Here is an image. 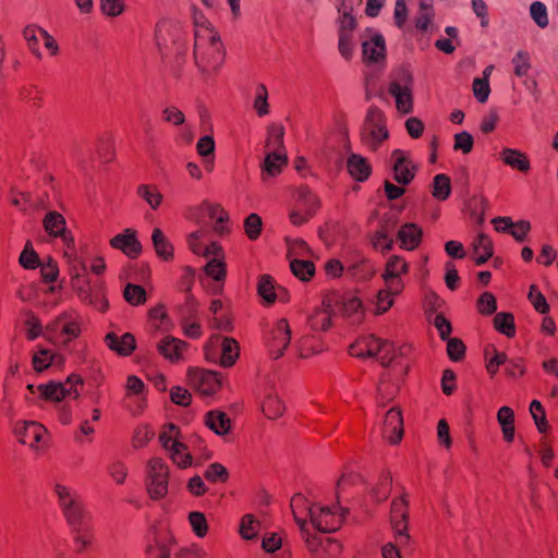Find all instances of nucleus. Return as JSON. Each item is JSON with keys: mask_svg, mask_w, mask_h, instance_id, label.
Returning a JSON list of instances; mask_svg holds the SVG:
<instances>
[{"mask_svg": "<svg viewBox=\"0 0 558 558\" xmlns=\"http://www.w3.org/2000/svg\"><path fill=\"white\" fill-rule=\"evenodd\" d=\"M83 387L82 377L71 374L65 381L49 380L39 385L28 384L24 399L31 404H37L39 401L60 402L66 400V398L77 399Z\"/></svg>", "mask_w": 558, "mask_h": 558, "instance_id": "nucleus-4", "label": "nucleus"}, {"mask_svg": "<svg viewBox=\"0 0 558 558\" xmlns=\"http://www.w3.org/2000/svg\"><path fill=\"white\" fill-rule=\"evenodd\" d=\"M207 209L208 202H203L199 205L189 207L185 217L197 225H202L207 216Z\"/></svg>", "mask_w": 558, "mask_h": 558, "instance_id": "nucleus-61", "label": "nucleus"}, {"mask_svg": "<svg viewBox=\"0 0 558 558\" xmlns=\"http://www.w3.org/2000/svg\"><path fill=\"white\" fill-rule=\"evenodd\" d=\"M402 80L404 85L399 82H391L389 85V93L395 97L396 107L401 113H410L413 110V98L410 88L412 75L409 72H403Z\"/></svg>", "mask_w": 558, "mask_h": 558, "instance_id": "nucleus-13", "label": "nucleus"}, {"mask_svg": "<svg viewBox=\"0 0 558 558\" xmlns=\"http://www.w3.org/2000/svg\"><path fill=\"white\" fill-rule=\"evenodd\" d=\"M451 193V183L447 174L439 173L433 179V196L438 201H446Z\"/></svg>", "mask_w": 558, "mask_h": 558, "instance_id": "nucleus-33", "label": "nucleus"}, {"mask_svg": "<svg viewBox=\"0 0 558 558\" xmlns=\"http://www.w3.org/2000/svg\"><path fill=\"white\" fill-rule=\"evenodd\" d=\"M205 356L208 361L219 362L223 367L232 366L239 357L240 348L232 338L213 336L205 344Z\"/></svg>", "mask_w": 558, "mask_h": 558, "instance_id": "nucleus-8", "label": "nucleus"}, {"mask_svg": "<svg viewBox=\"0 0 558 558\" xmlns=\"http://www.w3.org/2000/svg\"><path fill=\"white\" fill-rule=\"evenodd\" d=\"M295 197L298 202V208L304 210L310 216H313L319 206L318 198L307 187H300L296 191Z\"/></svg>", "mask_w": 558, "mask_h": 558, "instance_id": "nucleus-30", "label": "nucleus"}, {"mask_svg": "<svg viewBox=\"0 0 558 558\" xmlns=\"http://www.w3.org/2000/svg\"><path fill=\"white\" fill-rule=\"evenodd\" d=\"M19 97L21 100L31 102L33 106H39L41 96L36 85H24L19 88Z\"/></svg>", "mask_w": 558, "mask_h": 558, "instance_id": "nucleus-53", "label": "nucleus"}, {"mask_svg": "<svg viewBox=\"0 0 558 558\" xmlns=\"http://www.w3.org/2000/svg\"><path fill=\"white\" fill-rule=\"evenodd\" d=\"M338 49L342 58L351 60L353 57V43L352 34L344 31H339Z\"/></svg>", "mask_w": 558, "mask_h": 558, "instance_id": "nucleus-51", "label": "nucleus"}, {"mask_svg": "<svg viewBox=\"0 0 558 558\" xmlns=\"http://www.w3.org/2000/svg\"><path fill=\"white\" fill-rule=\"evenodd\" d=\"M190 523L193 527L194 533L198 537H203L207 533V521L203 513L201 512H191L190 513Z\"/></svg>", "mask_w": 558, "mask_h": 558, "instance_id": "nucleus-64", "label": "nucleus"}, {"mask_svg": "<svg viewBox=\"0 0 558 558\" xmlns=\"http://www.w3.org/2000/svg\"><path fill=\"white\" fill-rule=\"evenodd\" d=\"M477 308L483 315H490L497 310V302L490 292L481 294L477 301Z\"/></svg>", "mask_w": 558, "mask_h": 558, "instance_id": "nucleus-58", "label": "nucleus"}, {"mask_svg": "<svg viewBox=\"0 0 558 558\" xmlns=\"http://www.w3.org/2000/svg\"><path fill=\"white\" fill-rule=\"evenodd\" d=\"M489 93H490L489 81H487L486 78H480V77L474 78L473 94H474L475 98L481 104H484L487 101Z\"/></svg>", "mask_w": 558, "mask_h": 558, "instance_id": "nucleus-59", "label": "nucleus"}, {"mask_svg": "<svg viewBox=\"0 0 558 558\" xmlns=\"http://www.w3.org/2000/svg\"><path fill=\"white\" fill-rule=\"evenodd\" d=\"M530 412L539 433H546L549 425L546 420L544 407L538 400H533L530 404Z\"/></svg>", "mask_w": 558, "mask_h": 558, "instance_id": "nucleus-45", "label": "nucleus"}, {"mask_svg": "<svg viewBox=\"0 0 558 558\" xmlns=\"http://www.w3.org/2000/svg\"><path fill=\"white\" fill-rule=\"evenodd\" d=\"M389 137L384 112L377 107L367 110L361 128V140L365 146L376 150Z\"/></svg>", "mask_w": 558, "mask_h": 558, "instance_id": "nucleus-6", "label": "nucleus"}, {"mask_svg": "<svg viewBox=\"0 0 558 558\" xmlns=\"http://www.w3.org/2000/svg\"><path fill=\"white\" fill-rule=\"evenodd\" d=\"M44 228L50 235L61 239L64 245V258L70 267L72 286L81 301L102 312L105 310L104 293L90 281L86 265L77 257L74 238L65 228L64 217L57 211L47 213L44 218Z\"/></svg>", "mask_w": 558, "mask_h": 558, "instance_id": "nucleus-1", "label": "nucleus"}, {"mask_svg": "<svg viewBox=\"0 0 558 558\" xmlns=\"http://www.w3.org/2000/svg\"><path fill=\"white\" fill-rule=\"evenodd\" d=\"M207 216L215 221L214 231L218 234H225L228 231L226 222L227 213L219 206L208 203Z\"/></svg>", "mask_w": 558, "mask_h": 558, "instance_id": "nucleus-35", "label": "nucleus"}, {"mask_svg": "<svg viewBox=\"0 0 558 558\" xmlns=\"http://www.w3.org/2000/svg\"><path fill=\"white\" fill-rule=\"evenodd\" d=\"M308 324L314 330H327L331 326L330 314L325 310H317L308 317Z\"/></svg>", "mask_w": 558, "mask_h": 558, "instance_id": "nucleus-49", "label": "nucleus"}, {"mask_svg": "<svg viewBox=\"0 0 558 558\" xmlns=\"http://www.w3.org/2000/svg\"><path fill=\"white\" fill-rule=\"evenodd\" d=\"M290 268L293 275L303 281L308 280L315 274V266L312 262L298 257L290 260Z\"/></svg>", "mask_w": 558, "mask_h": 558, "instance_id": "nucleus-32", "label": "nucleus"}, {"mask_svg": "<svg viewBox=\"0 0 558 558\" xmlns=\"http://www.w3.org/2000/svg\"><path fill=\"white\" fill-rule=\"evenodd\" d=\"M473 137L472 135L463 131L454 135V146L456 150H461L463 154H469L473 148Z\"/></svg>", "mask_w": 558, "mask_h": 558, "instance_id": "nucleus-63", "label": "nucleus"}, {"mask_svg": "<svg viewBox=\"0 0 558 558\" xmlns=\"http://www.w3.org/2000/svg\"><path fill=\"white\" fill-rule=\"evenodd\" d=\"M257 291L267 303H274L277 298H280L277 293L274 279L269 275H264L259 278Z\"/></svg>", "mask_w": 558, "mask_h": 558, "instance_id": "nucleus-34", "label": "nucleus"}, {"mask_svg": "<svg viewBox=\"0 0 558 558\" xmlns=\"http://www.w3.org/2000/svg\"><path fill=\"white\" fill-rule=\"evenodd\" d=\"M204 271L210 278L216 281H223L226 278V265L223 259L219 257H213L204 267Z\"/></svg>", "mask_w": 558, "mask_h": 558, "instance_id": "nucleus-44", "label": "nucleus"}, {"mask_svg": "<svg viewBox=\"0 0 558 558\" xmlns=\"http://www.w3.org/2000/svg\"><path fill=\"white\" fill-rule=\"evenodd\" d=\"M422 234V229L415 223L403 225L398 232L401 247L409 251L416 248L421 243Z\"/></svg>", "mask_w": 558, "mask_h": 558, "instance_id": "nucleus-24", "label": "nucleus"}, {"mask_svg": "<svg viewBox=\"0 0 558 558\" xmlns=\"http://www.w3.org/2000/svg\"><path fill=\"white\" fill-rule=\"evenodd\" d=\"M535 311L541 314H546L549 311V305L544 294L538 290L535 284H532L527 295Z\"/></svg>", "mask_w": 558, "mask_h": 558, "instance_id": "nucleus-50", "label": "nucleus"}, {"mask_svg": "<svg viewBox=\"0 0 558 558\" xmlns=\"http://www.w3.org/2000/svg\"><path fill=\"white\" fill-rule=\"evenodd\" d=\"M409 266L403 258L392 255L386 264V270L383 278L400 277L402 274L408 272Z\"/></svg>", "mask_w": 558, "mask_h": 558, "instance_id": "nucleus-40", "label": "nucleus"}, {"mask_svg": "<svg viewBox=\"0 0 558 558\" xmlns=\"http://www.w3.org/2000/svg\"><path fill=\"white\" fill-rule=\"evenodd\" d=\"M80 332L81 327L76 315L63 313L47 325L44 336L57 345H66L76 339Z\"/></svg>", "mask_w": 558, "mask_h": 558, "instance_id": "nucleus-7", "label": "nucleus"}, {"mask_svg": "<svg viewBox=\"0 0 558 558\" xmlns=\"http://www.w3.org/2000/svg\"><path fill=\"white\" fill-rule=\"evenodd\" d=\"M107 347L121 356H129L136 348L135 337L130 332H125L121 337L108 332Z\"/></svg>", "mask_w": 558, "mask_h": 558, "instance_id": "nucleus-22", "label": "nucleus"}, {"mask_svg": "<svg viewBox=\"0 0 558 558\" xmlns=\"http://www.w3.org/2000/svg\"><path fill=\"white\" fill-rule=\"evenodd\" d=\"M186 345L185 342L173 337H165L158 344V351L166 359L174 362L181 357L182 350Z\"/></svg>", "mask_w": 558, "mask_h": 558, "instance_id": "nucleus-28", "label": "nucleus"}, {"mask_svg": "<svg viewBox=\"0 0 558 558\" xmlns=\"http://www.w3.org/2000/svg\"><path fill=\"white\" fill-rule=\"evenodd\" d=\"M340 512L332 510L330 507H316L314 513H311V524L320 533L329 534L338 531L342 524L344 510Z\"/></svg>", "mask_w": 558, "mask_h": 558, "instance_id": "nucleus-11", "label": "nucleus"}, {"mask_svg": "<svg viewBox=\"0 0 558 558\" xmlns=\"http://www.w3.org/2000/svg\"><path fill=\"white\" fill-rule=\"evenodd\" d=\"M361 344L364 345L365 356L375 357L381 351L386 350L389 347V342L384 341L374 336L365 337L361 340Z\"/></svg>", "mask_w": 558, "mask_h": 558, "instance_id": "nucleus-41", "label": "nucleus"}, {"mask_svg": "<svg viewBox=\"0 0 558 558\" xmlns=\"http://www.w3.org/2000/svg\"><path fill=\"white\" fill-rule=\"evenodd\" d=\"M151 241L157 255L165 260H169L173 256V248L170 242L165 236L163 232L156 228L151 234Z\"/></svg>", "mask_w": 558, "mask_h": 558, "instance_id": "nucleus-31", "label": "nucleus"}, {"mask_svg": "<svg viewBox=\"0 0 558 558\" xmlns=\"http://www.w3.org/2000/svg\"><path fill=\"white\" fill-rule=\"evenodd\" d=\"M268 92L265 85L260 84L257 87V95L254 101V108L258 116L263 117L268 113Z\"/></svg>", "mask_w": 558, "mask_h": 558, "instance_id": "nucleus-62", "label": "nucleus"}, {"mask_svg": "<svg viewBox=\"0 0 558 558\" xmlns=\"http://www.w3.org/2000/svg\"><path fill=\"white\" fill-rule=\"evenodd\" d=\"M32 364L37 373H41L48 367H61L63 359L50 349H38L33 354Z\"/></svg>", "mask_w": 558, "mask_h": 558, "instance_id": "nucleus-21", "label": "nucleus"}, {"mask_svg": "<svg viewBox=\"0 0 558 558\" xmlns=\"http://www.w3.org/2000/svg\"><path fill=\"white\" fill-rule=\"evenodd\" d=\"M290 507L303 541L308 550L315 553L322 546L323 539L310 531L307 519L311 520V513L315 512L317 506L311 504L302 494H295L291 499Z\"/></svg>", "mask_w": 558, "mask_h": 558, "instance_id": "nucleus-5", "label": "nucleus"}, {"mask_svg": "<svg viewBox=\"0 0 558 558\" xmlns=\"http://www.w3.org/2000/svg\"><path fill=\"white\" fill-rule=\"evenodd\" d=\"M40 272L45 282H54L59 275V267L56 260L51 257L46 263H40Z\"/></svg>", "mask_w": 558, "mask_h": 558, "instance_id": "nucleus-57", "label": "nucleus"}, {"mask_svg": "<svg viewBox=\"0 0 558 558\" xmlns=\"http://www.w3.org/2000/svg\"><path fill=\"white\" fill-rule=\"evenodd\" d=\"M284 129L282 125H271L268 129L266 146L276 151H284L283 145Z\"/></svg>", "mask_w": 558, "mask_h": 558, "instance_id": "nucleus-42", "label": "nucleus"}, {"mask_svg": "<svg viewBox=\"0 0 558 558\" xmlns=\"http://www.w3.org/2000/svg\"><path fill=\"white\" fill-rule=\"evenodd\" d=\"M288 165V157L284 151L271 150L266 154L262 163V180L267 181L269 178L277 177Z\"/></svg>", "mask_w": 558, "mask_h": 558, "instance_id": "nucleus-17", "label": "nucleus"}, {"mask_svg": "<svg viewBox=\"0 0 558 558\" xmlns=\"http://www.w3.org/2000/svg\"><path fill=\"white\" fill-rule=\"evenodd\" d=\"M530 14L538 27L545 28L548 25L547 8L543 2L534 1L530 7Z\"/></svg>", "mask_w": 558, "mask_h": 558, "instance_id": "nucleus-47", "label": "nucleus"}, {"mask_svg": "<svg viewBox=\"0 0 558 558\" xmlns=\"http://www.w3.org/2000/svg\"><path fill=\"white\" fill-rule=\"evenodd\" d=\"M206 426L217 435L223 436L231 429L229 416L219 410L209 411L205 416Z\"/></svg>", "mask_w": 558, "mask_h": 558, "instance_id": "nucleus-25", "label": "nucleus"}, {"mask_svg": "<svg viewBox=\"0 0 558 558\" xmlns=\"http://www.w3.org/2000/svg\"><path fill=\"white\" fill-rule=\"evenodd\" d=\"M204 476L207 481L211 483H225L229 478V473L228 470L222 464L215 462L207 466Z\"/></svg>", "mask_w": 558, "mask_h": 558, "instance_id": "nucleus-48", "label": "nucleus"}, {"mask_svg": "<svg viewBox=\"0 0 558 558\" xmlns=\"http://www.w3.org/2000/svg\"><path fill=\"white\" fill-rule=\"evenodd\" d=\"M123 296L125 301L133 305L138 306L146 302L147 293L145 289L140 284L128 283L123 290Z\"/></svg>", "mask_w": 558, "mask_h": 558, "instance_id": "nucleus-36", "label": "nucleus"}, {"mask_svg": "<svg viewBox=\"0 0 558 558\" xmlns=\"http://www.w3.org/2000/svg\"><path fill=\"white\" fill-rule=\"evenodd\" d=\"M364 58L371 63H377L386 58L385 38L379 33H374L369 40L362 44Z\"/></svg>", "mask_w": 558, "mask_h": 558, "instance_id": "nucleus-19", "label": "nucleus"}, {"mask_svg": "<svg viewBox=\"0 0 558 558\" xmlns=\"http://www.w3.org/2000/svg\"><path fill=\"white\" fill-rule=\"evenodd\" d=\"M147 492L153 499H161L168 493V466L155 458L148 463Z\"/></svg>", "mask_w": 558, "mask_h": 558, "instance_id": "nucleus-10", "label": "nucleus"}, {"mask_svg": "<svg viewBox=\"0 0 558 558\" xmlns=\"http://www.w3.org/2000/svg\"><path fill=\"white\" fill-rule=\"evenodd\" d=\"M185 447L180 441H174L172 444L171 450V459L172 461L181 468H186L191 464L192 457L189 453H184Z\"/></svg>", "mask_w": 558, "mask_h": 558, "instance_id": "nucleus-54", "label": "nucleus"}, {"mask_svg": "<svg viewBox=\"0 0 558 558\" xmlns=\"http://www.w3.org/2000/svg\"><path fill=\"white\" fill-rule=\"evenodd\" d=\"M511 63L513 64V72L518 77L526 76L531 69L529 52L524 50L518 51L512 58Z\"/></svg>", "mask_w": 558, "mask_h": 558, "instance_id": "nucleus-46", "label": "nucleus"}, {"mask_svg": "<svg viewBox=\"0 0 558 558\" xmlns=\"http://www.w3.org/2000/svg\"><path fill=\"white\" fill-rule=\"evenodd\" d=\"M187 376L191 386L202 395H213L221 386V378L219 374L214 371L191 368Z\"/></svg>", "mask_w": 558, "mask_h": 558, "instance_id": "nucleus-12", "label": "nucleus"}, {"mask_svg": "<svg viewBox=\"0 0 558 558\" xmlns=\"http://www.w3.org/2000/svg\"><path fill=\"white\" fill-rule=\"evenodd\" d=\"M476 265L485 264L493 256V242L486 234H478L473 242Z\"/></svg>", "mask_w": 558, "mask_h": 558, "instance_id": "nucleus-29", "label": "nucleus"}, {"mask_svg": "<svg viewBox=\"0 0 558 558\" xmlns=\"http://www.w3.org/2000/svg\"><path fill=\"white\" fill-rule=\"evenodd\" d=\"M58 506L66 523L75 533L77 550L87 548L93 543V515L84 505L76 489L62 483H54L52 487Z\"/></svg>", "mask_w": 558, "mask_h": 558, "instance_id": "nucleus-2", "label": "nucleus"}, {"mask_svg": "<svg viewBox=\"0 0 558 558\" xmlns=\"http://www.w3.org/2000/svg\"><path fill=\"white\" fill-rule=\"evenodd\" d=\"M284 410L286 408L282 401L277 396L271 393L267 396L265 402L263 403V412L270 420H275L281 416Z\"/></svg>", "mask_w": 558, "mask_h": 558, "instance_id": "nucleus-39", "label": "nucleus"}, {"mask_svg": "<svg viewBox=\"0 0 558 558\" xmlns=\"http://www.w3.org/2000/svg\"><path fill=\"white\" fill-rule=\"evenodd\" d=\"M347 168L352 178L363 182L368 179L372 168L367 159L359 154H350L347 161Z\"/></svg>", "mask_w": 558, "mask_h": 558, "instance_id": "nucleus-23", "label": "nucleus"}, {"mask_svg": "<svg viewBox=\"0 0 558 558\" xmlns=\"http://www.w3.org/2000/svg\"><path fill=\"white\" fill-rule=\"evenodd\" d=\"M494 326L500 333L507 337H512L515 333L514 318L510 313H497L494 317Z\"/></svg>", "mask_w": 558, "mask_h": 558, "instance_id": "nucleus-37", "label": "nucleus"}, {"mask_svg": "<svg viewBox=\"0 0 558 558\" xmlns=\"http://www.w3.org/2000/svg\"><path fill=\"white\" fill-rule=\"evenodd\" d=\"M15 433L19 437V441L23 445H27L37 454L45 452L49 447V432L39 422H20L15 427Z\"/></svg>", "mask_w": 558, "mask_h": 558, "instance_id": "nucleus-9", "label": "nucleus"}, {"mask_svg": "<svg viewBox=\"0 0 558 558\" xmlns=\"http://www.w3.org/2000/svg\"><path fill=\"white\" fill-rule=\"evenodd\" d=\"M66 399L69 401L63 402L64 400H62L60 402H57L58 403L57 416H58V421L62 425H69L72 423V420H73L74 405L71 402L72 399H69V398H66Z\"/></svg>", "mask_w": 558, "mask_h": 558, "instance_id": "nucleus-55", "label": "nucleus"}, {"mask_svg": "<svg viewBox=\"0 0 558 558\" xmlns=\"http://www.w3.org/2000/svg\"><path fill=\"white\" fill-rule=\"evenodd\" d=\"M144 383L136 376L128 378L126 389L128 398L133 403L130 404L133 414H140L145 407Z\"/></svg>", "mask_w": 558, "mask_h": 558, "instance_id": "nucleus-20", "label": "nucleus"}, {"mask_svg": "<svg viewBox=\"0 0 558 558\" xmlns=\"http://www.w3.org/2000/svg\"><path fill=\"white\" fill-rule=\"evenodd\" d=\"M110 245L120 250L130 258H136L142 252V244L136 238V231L125 229L122 233L117 234L110 240Z\"/></svg>", "mask_w": 558, "mask_h": 558, "instance_id": "nucleus-15", "label": "nucleus"}, {"mask_svg": "<svg viewBox=\"0 0 558 558\" xmlns=\"http://www.w3.org/2000/svg\"><path fill=\"white\" fill-rule=\"evenodd\" d=\"M500 159L512 169L526 172L531 168L527 156L521 150L514 148H504L500 153Z\"/></svg>", "mask_w": 558, "mask_h": 558, "instance_id": "nucleus-26", "label": "nucleus"}, {"mask_svg": "<svg viewBox=\"0 0 558 558\" xmlns=\"http://www.w3.org/2000/svg\"><path fill=\"white\" fill-rule=\"evenodd\" d=\"M258 521L254 518L252 514H245L242 518L241 526H240V533L243 538L245 539H253L258 530Z\"/></svg>", "mask_w": 558, "mask_h": 558, "instance_id": "nucleus-52", "label": "nucleus"}, {"mask_svg": "<svg viewBox=\"0 0 558 558\" xmlns=\"http://www.w3.org/2000/svg\"><path fill=\"white\" fill-rule=\"evenodd\" d=\"M465 345L458 338L447 339V353L452 361H460L464 356Z\"/></svg>", "mask_w": 558, "mask_h": 558, "instance_id": "nucleus-60", "label": "nucleus"}, {"mask_svg": "<svg viewBox=\"0 0 558 558\" xmlns=\"http://www.w3.org/2000/svg\"><path fill=\"white\" fill-rule=\"evenodd\" d=\"M393 179L401 185L410 184L416 172L415 163L409 159L401 149H395L391 154Z\"/></svg>", "mask_w": 558, "mask_h": 558, "instance_id": "nucleus-14", "label": "nucleus"}, {"mask_svg": "<svg viewBox=\"0 0 558 558\" xmlns=\"http://www.w3.org/2000/svg\"><path fill=\"white\" fill-rule=\"evenodd\" d=\"M137 195L142 197L151 209H157L162 201V195L148 184H141L137 187Z\"/></svg>", "mask_w": 558, "mask_h": 558, "instance_id": "nucleus-43", "label": "nucleus"}, {"mask_svg": "<svg viewBox=\"0 0 558 558\" xmlns=\"http://www.w3.org/2000/svg\"><path fill=\"white\" fill-rule=\"evenodd\" d=\"M291 340V329L288 320L282 318L278 320L274 331L272 340L269 342L270 354L274 359H279L283 355L284 350L288 348Z\"/></svg>", "mask_w": 558, "mask_h": 558, "instance_id": "nucleus-16", "label": "nucleus"}, {"mask_svg": "<svg viewBox=\"0 0 558 558\" xmlns=\"http://www.w3.org/2000/svg\"><path fill=\"white\" fill-rule=\"evenodd\" d=\"M342 315L351 317L353 323H360L363 317L362 301L351 294L343 295L337 301Z\"/></svg>", "mask_w": 558, "mask_h": 558, "instance_id": "nucleus-27", "label": "nucleus"}, {"mask_svg": "<svg viewBox=\"0 0 558 558\" xmlns=\"http://www.w3.org/2000/svg\"><path fill=\"white\" fill-rule=\"evenodd\" d=\"M384 434L390 444L395 445L401 440L403 436V418L399 409L391 408L387 411L384 420Z\"/></svg>", "mask_w": 558, "mask_h": 558, "instance_id": "nucleus-18", "label": "nucleus"}, {"mask_svg": "<svg viewBox=\"0 0 558 558\" xmlns=\"http://www.w3.org/2000/svg\"><path fill=\"white\" fill-rule=\"evenodd\" d=\"M41 27L31 24L23 29V37L27 43L29 51L38 59H41V52L39 48V39L37 37L40 34Z\"/></svg>", "mask_w": 558, "mask_h": 558, "instance_id": "nucleus-38", "label": "nucleus"}, {"mask_svg": "<svg viewBox=\"0 0 558 558\" xmlns=\"http://www.w3.org/2000/svg\"><path fill=\"white\" fill-rule=\"evenodd\" d=\"M194 59L205 78L221 68L225 61V49L218 32L201 28L196 33Z\"/></svg>", "mask_w": 558, "mask_h": 558, "instance_id": "nucleus-3", "label": "nucleus"}, {"mask_svg": "<svg viewBox=\"0 0 558 558\" xmlns=\"http://www.w3.org/2000/svg\"><path fill=\"white\" fill-rule=\"evenodd\" d=\"M244 228L251 240L258 238L262 230V218L257 214H251L244 221Z\"/></svg>", "mask_w": 558, "mask_h": 558, "instance_id": "nucleus-56", "label": "nucleus"}]
</instances>
